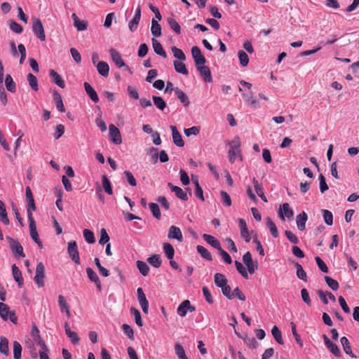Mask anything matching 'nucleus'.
Returning <instances> with one entry per match:
<instances>
[{"mask_svg":"<svg viewBox=\"0 0 359 359\" xmlns=\"http://www.w3.org/2000/svg\"><path fill=\"white\" fill-rule=\"evenodd\" d=\"M32 20V32L41 41L46 40V34L44 28L41 21L37 18H33Z\"/></svg>","mask_w":359,"mask_h":359,"instance_id":"1","label":"nucleus"},{"mask_svg":"<svg viewBox=\"0 0 359 359\" xmlns=\"http://www.w3.org/2000/svg\"><path fill=\"white\" fill-rule=\"evenodd\" d=\"M45 277V266L42 262H39L36 267V274L34 278V280L39 287H43L44 286Z\"/></svg>","mask_w":359,"mask_h":359,"instance_id":"2","label":"nucleus"},{"mask_svg":"<svg viewBox=\"0 0 359 359\" xmlns=\"http://www.w3.org/2000/svg\"><path fill=\"white\" fill-rule=\"evenodd\" d=\"M6 239L8 241L9 246L15 255H18L21 257H25V254L23 252V248L18 241L10 236H7Z\"/></svg>","mask_w":359,"mask_h":359,"instance_id":"3","label":"nucleus"},{"mask_svg":"<svg viewBox=\"0 0 359 359\" xmlns=\"http://www.w3.org/2000/svg\"><path fill=\"white\" fill-rule=\"evenodd\" d=\"M67 251L72 261L74 262L76 264H79L80 257L76 241H70L68 243Z\"/></svg>","mask_w":359,"mask_h":359,"instance_id":"4","label":"nucleus"},{"mask_svg":"<svg viewBox=\"0 0 359 359\" xmlns=\"http://www.w3.org/2000/svg\"><path fill=\"white\" fill-rule=\"evenodd\" d=\"M137 295L138 302L145 314L149 313V302L147 299L146 295L144 293L142 288L138 287L137 290Z\"/></svg>","mask_w":359,"mask_h":359,"instance_id":"5","label":"nucleus"},{"mask_svg":"<svg viewBox=\"0 0 359 359\" xmlns=\"http://www.w3.org/2000/svg\"><path fill=\"white\" fill-rule=\"evenodd\" d=\"M191 55L194 58L196 67L205 65L206 61L205 57L202 54L201 49L198 46H193L191 48Z\"/></svg>","mask_w":359,"mask_h":359,"instance_id":"6","label":"nucleus"},{"mask_svg":"<svg viewBox=\"0 0 359 359\" xmlns=\"http://www.w3.org/2000/svg\"><path fill=\"white\" fill-rule=\"evenodd\" d=\"M238 90L239 92L242 93V96L245 102H246L251 107H254L257 104V101L253 95L252 89L243 91V88L241 86H239Z\"/></svg>","mask_w":359,"mask_h":359,"instance_id":"7","label":"nucleus"},{"mask_svg":"<svg viewBox=\"0 0 359 359\" xmlns=\"http://www.w3.org/2000/svg\"><path fill=\"white\" fill-rule=\"evenodd\" d=\"M110 140L116 144H120L122 142L121 133L117 127L114 124L109 126Z\"/></svg>","mask_w":359,"mask_h":359,"instance_id":"8","label":"nucleus"},{"mask_svg":"<svg viewBox=\"0 0 359 359\" xmlns=\"http://www.w3.org/2000/svg\"><path fill=\"white\" fill-rule=\"evenodd\" d=\"M238 224L241 230V237L244 238L246 243H249L251 240V237L245 220L244 219L240 218L238 219Z\"/></svg>","mask_w":359,"mask_h":359,"instance_id":"9","label":"nucleus"},{"mask_svg":"<svg viewBox=\"0 0 359 359\" xmlns=\"http://www.w3.org/2000/svg\"><path fill=\"white\" fill-rule=\"evenodd\" d=\"M168 237L170 239H176L182 242L183 241V236L180 229L176 226H171L169 229Z\"/></svg>","mask_w":359,"mask_h":359,"instance_id":"10","label":"nucleus"},{"mask_svg":"<svg viewBox=\"0 0 359 359\" xmlns=\"http://www.w3.org/2000/svg\"><path fill=\"white\" fill-rule=\"evenodd\" d=\"M29 233L30 236L32 239L34 241L39 238L37 229H36V225L34 219V217L32 214H29Z\"/></svg>","mask_w":359,"mask_h":359,"instance_id":"11","label":"nucleus"},{"mask_svg":"<svg viewBox=\"0 0 359 359\" xmlns=\"http://www.w3.org/2000/svg\"><path fill=\"white\" fill-rule=\"evenodd\" d=\"M168 186L170 189V190L175 194L176 196L178 198L184 201H187L188 200L189 198L187 193L184 191L182 188L177 186H175L170 182L168 184Z\"/></svg>","mask_w":359,"mask_h":359,"instance_id":"12","label":"nucleus"},{"mask_svg":"<svg viewBox=\"0 0 359 359\" xmlns=\"http://www.w3.org/2000/svg\"><path fill=\"white\" fill-rule=\"evenodd\" d=\"M111 57L113 62L118 68H122L126 66V63L121 57V54L114 48L109 50Z\"/></svg>","mask_w":359,"mask_h":359,"instance_id":"13","label":"nucleus"},{"mask_svg":"<svg viewBox=\"0 0 359 359\" xmlns=\"http://www.w3.org/2000/svg\"><path fill=\"white\" fill-rule=\"evenodd\" d=\"M293 210L290 208L289 203H285L280 208L279 216L281 219L285 220V217L290 219L293 217Z\"/></svg>","mask_w":359,"mask_h":359,"instance_id":"14","label":"nucleus"},{"mask_svg":"<svg viewBox=\"0 0 359 359\" xmlns=\"http://www.w3.org/2000/svg\"><path fill=\"white\" fill-rule=\"evenodd\" d=\"M86 273L90 280L95 283L97 290L101 291L102 284L97 274L90 267L86 268Z\"/></svg>","mask_w":359,"mask_h":359,"instance_id":"15","label":"nucleus"},{"mask_svg":"<svg viewBox=\"0 0 359 359\" xmlns=\"http://www.w3.org/2000/svg\"><path fill=\"white\" fill-rule=\"evenodd\" d=\"M196 67L205 82L210 83L212 81L211 72L208 67L201 65L196 66Z\"/></svg>","mask_w":359,"mask_h":359,"instance_id":"16","label":"nucleus"},{"mask_svg":"<svg viewBox=\"0 0 359 359\" xmlns=\"http://www.w3.org/2000/svg\"><path fill=\"white\" fill-rule=\"evenodd\" d=\"M170 129L172 130V135L174 144L177 147H182L184 145V142L181 134L177 130L176 126H171Z\"/></svg>","mask_w":359,"mask_h":359,"instance_id":"17","label":"nucleus"},{"mask_svg":"<svg viewBox=\"0 0 359 359\" xmlns=\"http://www.w3.org/2000/svg\"><path fill=\"white\" fill-rule=\"evenodd\" d=\"M49 76L52 79L53 82L60 87L61 88H65V82L62 79V76L54 69H50L49 71Z\"/></svg>","mask_w":359,"mask_h":359,"instance_id":"18","label":"nucleus"},{"mask_svg":"<svg viewBox=\"0 0 359 359\" xmlns=\"http://www.w3.org/2000/svg\"><path fill=\"white\" fill-rule=\"evenodd\" d=\"M84 88L87 93V95L89 96V97L91 99L93 102L95 103H97L99 102V97L96 93V91L93 89V88L90 86V84L88 82H85L84 84Z\"/></svg>","mask_w":359,"mask_h":359,"instance_id":"19","label":"nucleus"},{"mask_svg":"<svg viewBox=\"0 0 359 359\" xmlns=\"http://www.w3.org/2000/svg\"><path fill=\"white\" fill-rule=\"evenodd\" d=\"M340 342L341 344L344 352L347 355H350L351 358H355L356 355L352 351L351 345L349 340L346 337H343L341 338Z\"/></svg>","mask_w":359,"mask_h":359,"instance_id":"20","label":"nucleus"},{"mask_svg":"<svg viewBox=\"0 0 359 359\" xmlns=\"http://www.w3.org/2000/svg\"><path fill=\"white\" fill-rule=\"evenodd\" d=\"M58 304H59V306L60 308L61 312L65 313L67 316L68 318H70L71 317V313H70V310H69V304L67 302L66 299H65V297L64 296L59 295V297H58Z\"/></svg>","mask_w":359,"mask_h":359,"instance_id":"21","label":"nucleus"},{"mask_svg":"<svg viewBox=\"0 0 359 359\" xmlns=\"http://www.w3.org/2000/svg\"><path fill=\"white\" fill-rule=\"evenodd\" d=\"M151 42H152V46H153L154 52L157 55H159L162 56L163 57L165 58L167 57V54H166V52L165 51V50L163 49L162 45L161 44V43L154 38H152Z\"/></svg>","mask_w":359,"mask_h":359,"instance_id":"22","label":"nucleus"},{"mask_svg":"<svg viewBox=\"0 0 359 359\" xmlns=\"http://www.w3.org/2000/svg\"><path fill=\"white\" fill-rule=\"evenodd\" d=\"M53 98L55 102L57 110L62 113H64L65 111V108L60 94L56 90H54L53 93Z\"/></svg>","mask_w":359,"mask_h":359,"instance_id":"23","label":"nucleus"},{"mask_svg":"<svg viewBox=\"0 0 359 359\" xmlns=\"http://www.w3.org/2000/svg\"><path fill=\"white\" fill-rule=\"evenodd\" d=\"M96 67H97L98 73L101 76H102L104 77L108 76L109 72V67L106 62H104V61L98 62Z\"/></svg>","mask_w":359,"mask_h":359,"instance_id":"24","label":"nucleus"},{"mask_svg":"<svg viewBox=\"0 0 359 359\" xmlns=\"http://www.w3.org/2000/svg\"><path fill=\"white\" fill-rule=\"evenodd\" d=\"M307 215L305 212H302L297 216L296 222L298 229L303 231L306 227V222L307 220Z\"/></svg>","mask_w":359,"mask_h":359,"instance_id":"25","label":"nucleus"},{"mask_svg":"<svg viewBox=\"0 0 359 359\" xmlns=\"http://www.w3.org/2000/svg\"><path fill=\"white\" fill-rule=\"evenodd\" d=\"M12 273H13V276L15 280L18 284V286L20 287H22V286L23 285V278H22L21 271H20L18 267L16 266L15 264H13L12 266Z\"/></svg>","mask_w":359,"mask_h":359,"instance_id":"26","label":"nucleus"},{"mask_svg":"<svg viewBox=\"0 0 359 359\" xmlns=\"http://www.w3.org/2000/svg\"><path fill=\"white\" fill-rule=\"evenodd\" d=\"M203 238L208 243L210 244V245H212L213 248H215V249L218 250V249H220L221 248V244L219 243V241L216 239L214 236L210 235V234H207V233H204L203 235Z\"/></svg>","mask_w":359,"mask_h":359,"instance_id":"27","label":"nucleus"},{"mask_svg":"<svg viewBox=\"0 0 359 359\" xmlns=\"http://www.w3.org/2000/svg\"><path fill=\"white\" fill-rule=\"evenodd\" d=\"M184 61V60H175L173 62V65L177 72L187 76L189 74V72L185 66V64L183 62Z\"/></svg>","mask_w":359,"mask_h":359,"instance_id":"28","label":"nucleus"},{"mask_svg":"<svg viewBox=\"0 0 359 359\" xmlns=\"http://www.w3.org/2000/svg\"><path fill=\"white\" fill-rule=\"evenodd\" d=\"M254 188L255 189L256 193L257 195L262 198V200L264 202H267V198L264 195V189L261 184H259V181L254 177L252 180Z\"/></svg>","mask_w":359,"mask_h":359,"instance_id":"29","label":"nucleus"},{"mask_svg":"<svg viewBox=\"0 0 359 359\" xmlns=\"http://www.w3.org/2000/svg\"><path fill=\"white\" fill-rule=\"evenodd\" d=\"M72 17L74 20V25L78 31H83L87 29V22L86 21L80 20L76 13H73Z\"/></svg>","mask_w":359,"mask_h":359,"instance_id":"30","label":"nucleus"},{"mask_svg":"<svg viewBox=\"0 0 359 359\" xmlns=\"http://www.w3.org/2000/svg\"><path fill=\"white\" fill-rule=\"evenodd\" d=\"M0 220L5 225H8L9 224V219L7 215L6 205L1 200H0Z\"/></svg>","mask_w":359,"mask_h":359,"instance_id":"31","label":"nucleus"},{"mask_svg":"<svg viewBox=\"0 0 359 359\" xmlns=\"http://www.w3.org/2000/svg\"><path fill=\"white\" fill-rule=\"evenodd\" d=\"M5 86L6 89L11 93H15L16 91V85L14 82L12 76L10 74H7L5 79Z\"/></svg>","mask_w":359,"mask_h":359,"instance_id":"32","label":"nucleus"},{"mask_svg":"<svg viewBox=\"0 0 359 359\" xmlns=\"http://www.w3.org/2000/svg\"><path fill=\"white\" fill-rule=\"evenodd\" d=\"M175 93L177 97V98L180 100L182 103L184 104L185 107L189 104V100L187 95L179 88L176 87L175 89Z\"/></svg>","mask_w":359,"mask_h":359,"instance_id":"33","label":"nucleus"},{"mask_svg":"<svg viewBox=\"0 0 359 359\" xmlns=\"http://www.w3.org/2000/svg\"><path fill=\"white\" fill-rule=\"evenodd\" d=\"M266 226L269 229V231L273 238H277L278 236V231L276 224L273 222V220L270 217L266 218Z\"/></svg>","mask_w":359,"mask_h":359,"instance_id":"34","label":"nucleus"},{"mask_svg":"<svg viewBox=\"0 0 359 359\" xmlns=\"http://www.w3.org/2000/svg\"><path fill=\"white\" fill-rule=\"evenodd\" d=\"M151 32L154 36L159 37L161 36V25L155 20H151Z\"/></svg>","mask_w":359,"mask_h":359,"instance_id":"35","label":"nucleus"},{"mask_svg":"<svg viewBox=\"0 0 359 359\" xmlns=\"http://www.w3.org/2000/svg\"><path fill=\"white\" fill-rule=\"evenodd\" d=\"M214 282L216 286L221 287L227 283V279L220 273H216L214 276Z\"/></svg>","mask_w":359,"mask_h":359,"instance_id":"36","label":"nucleus"},{"mask_svg":"<svg viewBox=\"0 0 359 359\" xmlns=\"http://www.w3.org/2000/svg\"><path fill=\"white\" fill-rule=\"evenodd\" d=\"M189 306V300H184L177 307V314L181 317H184L188 312L187 306Z\"/></svg>","mask_w":359,"mask_h":359,"instance_id":"37","label":"nucleus"},{"mask_svg":"<svg viewBox=\"0 0 359 359\" xmlns=\"http://www.w3.org/2000/svg\"><path fill=\"white\" fill-rule=\"evenodd\" d=\"M130 314L134 317L135 323L139 327L143 326V322L142 320L141 313L138 309L135 307H131L130 309Z\"/></svg>","mask_w":359,"mask_h":359,"instance_id":"38","label":"nucleus"},{"mask_svg":"<svg viewBox=\"0 0 359 359\" xmlns=\"http://www.w3.org/2000/svg\"><path fill=\"white\" fill-rule=\"evenodd\" d=\"M27 79L31 88L34 91H38L39 86L37 78L32 73H29L27 75Z\"/></svg>","mask_w":359,"mask_h":359,"instance_id":"39","label":"nucleus"},{"mask_svg":"<svg viewBox=\"0 0 359 359\" xmlns=\"http://www.w3.org/2000/svg\"><path fill=\"white\" fill-rule=\"evenodd\" d=\"M197 252L201 255L202 257L208 261L212 260V256L208 249L202 245L196 246Z\"/></svg>","mask_w":359,"mask_h":359,"instance_id":"40","label":"nucleus"},{"mask_svg":"<svg viewBox=\"0 0 359 359\" xmlns=\"http://www.w3.org/2000/svg\"><path fill=\"white\" fill-rule=\"evenodd\" d=\"M147 262L155 268H159L162 263L161 256L158 254L149 257L147 259Z\"/></svg>","mask_w":359,"mask_h":359,"instance_id":"41","label":"nucleus"},{"mask_svg":"<svg viewBox=\"0 0 359 359\" xmlns=\"http://www.w3.org/2000/svg\"><path fill=\"white\" fill-rule=\"evenodd\" d=\"M163 249L166 257L169 259H172L175 255V250L170 243H165L163 245Z\"/></svg>","mask_w":359,"mask_h":359,"instance_id":"42","label":"nucleus"},{"mask_svg":"<svg viewBox=\"0 0 359 359\" xmlns=\"http://www.w3.org/2000/svg\"><path fill=\"white\" fill-rule=\"evenodd\" d=\"M136 264L140 273L142 276H146L148 275L149 272V267L144 262L138 260L137 261Z\"/></svg>","mask_w":359,"mask_h":359,"instance_id":"43","label":"nucleus"},{"mask_svg":"<svg viewBox=\"0 0 359 359\" xmlns=\"http://www.w3.org/2000/svg\"><path fill=\"white\" fill-rule=\"evenodd\" d=\"M10 311V308L7 304L0 302V317L4 320L6 321L8 319V313Z\"/></svg>","mask_w":359,"mask_h":359,"instance_id":"44","label":"nucleus"},{"mask_svg":"<svg viewBox=\"0 0 359 359\" xmlns=\"http://www.w3.org/2000/svg\"><path fill=\"white\" fill-rule=\"evenodd\" d=\"M102 182L103 189L105 191V192L109 195H112L113 190L111 186L110 181L105 175L102 176Z\"/></svg>","mask_w":359,"mask_h":359,"instance_id":"45","label":"nucleus"},{"mask_svg":"<svg viewBox=\"0 0 359 359\" xmlns=\"http://www.w3.org/2000/svg\"><path fill=\"white\" fill-rule=\"evenodd\" d=\"M271 334L274 339L280 344H283L284 341L282 337V333L277 326H273L271 330Z\"/></svg>","mask_w":359,"mask_h":359,"instance_id":"46","label":"nucleus"},{"mask_svg":"<svg viewBox=\"0 0 359 359\" xmlns=\"http://www.w3.org/2000/svg\"><path fill=\"white\" fill-rule=\"evenodd\" d=\"M324 342L327 348L334 355H337V346L333 344L326 334L323 335Z\"/></svg>","mask_w":359,"mask_h":359,"instance_id":"47","label":"nucleus"},{"mask_svg":"<svg viewBox=\"0 0 359 359\" xmlns=\"http://www.w3.org/2000/svg\"><path fill=\"white\" fill-rule=\"evenodd\" d=\"M294 266L297 269V276L304 280L306 281V273L304 270L303 267L298 262H294Z\"/></svg>","mask_w":359,"mask_h":359,"instance_id":"48","label":"nucleus"},{"mask_svg":"<svg viewBox=\"0 0 359 359\" xmlns=\"http://www.w3.org/2000/svg\"><path fill=\"white\" fill-rule=\"evenodd\" d=\"M175 351L179 359H188L183 346L180 343L175 345Z\"/></svg>","mask_w":359,"mask_h":359,"instance_id":"49","label":"nucleus"},{"mask_svg":"<svg viewBox=\"0 0 359 359\" xmlns=\"http://www.w3.org/2000/svg\"><path fill=\"white\" fill-rule=\"evenodd\" d=\"M168 22L170 25V28L177 34H180L181 33V27L179 23L174 19L170 17L168 18Z\"/></svg>","mask_w":359,"mask_h":359,"instance_id":"50","label":"nucleus"},{"mask_svg":"<svg viewBox=\"0 0 359 359\" xmlns=\"http://www.w3.org/2000/svg\"><path fill=\"white\" fill-rule=\"evenodd\" d=\"M149 206L153 216L157 219H160L161 217V213L158 205L155 203H150Z\"/></svg>","mask_w":359,"mask_h":359,"instance_id":"51","label":"nucleus"},{"mask_svg":"<svg viewBox=\"0 0 359 359\" xmlns=\"http://www.w3.org/2000/svg\"><path fill=\"white\" fill-rule=\"evenodd\" d=\"M0 352L6 355L8 354V340L5 337L0 339Z\"/></svg>","mask_w":359,"mask_h":359,"instance_id":"52","label":"nucleus"},{"mask_svg":"<svg viewBox=\"0 0 359 359\" xmlns=\"http://www.w3.org/2000/svg\"><path fill=\"white\" fill-rule=\"evenodd\" d=\"M154 104L155 106L161 111H163L166 107V103L161 97L154 95L152 97Z\"/></svg>","mask_w":359,"mask_h":359,"instance_id":"53","label":"nucleus"},{"mask_svg":"<svg viewBox=\"0 0 359 359\" xmlns=\"http://www.w3.org/2000/svg\"><path fill=\"white\" fill-rule=\"evenodd\" d=\"M238 56L241 65L242 67H246L249 62V57L247 53L245 51L240 50L238 52Z\"/></svg>","mask_w":359,"mask_h":359,"instance_id":"54","label":"nucleus"},{"mask_svg":"<svg viewBox=\"0 0 359 359\" xmlns=\"http://www.w3.org/2000/svg\"><path fill=\"white\" fill-rule=\"evenodd\" d=\"M13 348L14 359H20L22 353V346L20 344L18 341H15L13 344Z\"/></svg>","mask_w":359,"mask_h":359,"instance_id":"55","label":"nucleus"},{"mask_svg":"<svg viewBox=\"0 0 359 359\" xmlns=\"http://www.w3.org/2000/svg\"><path fill=\"white\" fill-rule=\"evenodd\" d=\"M172 52L175 57L177 59V60H185L186 55L184 52L180 49L177 48L176 46H172L171 48Z\"/></svg>","mask_w":359,"mask_h":359,"instance_id":"56","label":"nucleus"},{"mask_svg":"<svg viewBox=\"0 0 359 359\" xmlns=\"http://www.w3.org/2000/svg\"><path fill=\"white\" fill-rule=\"evenodd\" d=\"M83 236H84L86 241L88 243L93 244L95 242L94 233L92 231H90L89 229L83 230Z\"/></svg>","mask_w":359,"mask_h":359,"instance_id":"57","label":"nucleus"},{"mask_svg":"<svg viewBox=\"0 0 359 359\" xmlns=\"http://www.w3.org/2000/svg\"><path fill=\"white\" fill-rule=\"evenodd\" d=\"M243 341L245 344L250 348H256L259 345L258 342L254 337H249L248 336H245L243 338Z\"/></svg>","mask_w":359,"mask_h":359,"instance_id":"58","label":"nucleus"},{"mask_svg":"<svg viewBox=\"0 0 359 359\" xmlns=\"http://www.w3.org/2000/svg\"><path fill=\"white\" fill-rule=\"evenodd\" d=\"M323 215L324 221L327 225H332L333 224V215L330 211L323 210Z\"/></svg>","mask_w":359,"mask_h":359,"instance_id":"59","label":"nucleus"},{"mask_svg":"<svg viewBox=\"0 0 359 359\" xmlns=\"http://www.w3.org/2000/svg\"><path fill=\"white\" fill-rule=\"evenodd\" d=\"M109 241V236L105 229L102 228L100 229V238L99 239V243L100 245H104L107 243Z\"/></svg>","mask_w":359,"mask_h":359,"instance_id":"60","label":"nucleus"},{"mask_svg":"<svg viewBox=\"0 0 359 359\" xmlns=\"http://www.w3.org/2000/svg\"><path fill=\"white\" fill-rule=\"evenodd\" d=\"M235 265H236L237 271L241 274V276L244 278L248 279L249 277H248V272H247L246 269H245V267L243 266V265L238 261H235Z\"/></svg>","mask_w":359,"mask_h":359,"instance_id":"61","label":"nucleus"},{"mask_svg":"<svg viewBox=\"0 0 359 359\" xmlns=\"http://www.w3.org/2000/svg\"><path fill=\"white\" fill-rule=\"evenodd\" d=\"M220 288L222 289L223 294L229 299L234 298V294L231 292V287L227 283Z\"/></svg>","mask_w":359,"mask_h":359,"instance_id":"62","label":"nucleus"},{"mask_svg":"<svg viewBox=\"0 0 359 359\" xmlns=\"http://www.w3.org/2000/svg\"><path fill=\"white\" fill-rule=\"evenodd\" d=\"M220 194L223 204L228 207L231 206V199L229 194L225 191H222Z\"/></svg>","mask_w":359,"mask_h":359,"instance_id":"63","label":"nucleus"},{"mask_svg":"<svg viewBox=\"0 0 359 359\" xmlns=\"http://www.w3.org/2000/svg\"><path fill=\"white\" fill-rule=\"evenodd\" d=\"M67 336L71 339L73 344L76 345L79 344L80 338L76 332L72 330H67Z\"/></svg>","mask_w":359,"mask_h":359,"instance_id":"64","label":"nucleus"}]
</instances>
